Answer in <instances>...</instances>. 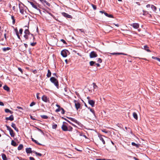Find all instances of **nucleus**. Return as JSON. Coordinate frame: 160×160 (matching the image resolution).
I'll use <instances>...</instances> for the list:
<instances>
[{"instance_id": "nucleus-1", "label": "nucleus", "mask_w": 160, "mask_h": 160, "mask_svg": "<svg viewBox=\"0 0 160 160\" xmlns=\"http://www.w3.org/2000/svg\"><path fill=\"white\" fill-rule=\"evenodd\" d=\"M27 28L28 29H26L24 31L25 35H24V37L25 38L26 40H33L34 37L33 34L30 33L28 30V27Z\"/></svg>"}, {"instance_id": "nucleus-2", "label": "nucleus", "mask_w": 160, "mask_h": 160, "mask_svg": "<svg viewBox=\"0 0 160 160\" xmlns=\"http://www.w3.org/2000/svg\"><path fill=\"white\" fill-rule=\"evenodd\" d=\"M63 123L61 127L63 131H72V128L70 126H68V124L67 122H63Z\"/></svg>"}, {"instance_id": "nucleus-3", "label": "nucleus", "mask_w": 160, "mask_h": 160, "mask_svg": "<svg viewBox=\"0 0 160 160\" xmlns=\"http://www.w3.org/2000/svg\"><path fill=\"white\" fill-rule=\"evenodd\" d=\"M51 82L54 84L58 88V84L57 80L53 77H52L50 78Z\"/></svg>"}, {"instance_id": "nucleus-4", "label": "nucleus", "mask_w": 160, "mask_h": 160, "mask_svg": "<svg viewBox=\"0 0 160 160\" xmlns=\"http://www.w3.org/2000/svg\"><path fill=\"white\" fill-rule=\"evenodd\" d=\"M5 126L7 128V129L9 131L10 134L11 136L12 137H14L15 136V134L14 133L13 130L9 126H8L7 125H6Z\"/></svg>"}, {"instance_id": "nucleus-5", "label": "nucleus", "mask_w": 160, "mask_h": 160, "mask_svg": "<svg viewBox=\"0 0 160 160\" xmlns=\"http://www.w3.org/2000/svg\"><path fill=\"white\" fill-rule=\"evenodd\" d=\"M29 2L30 3V5L32 6L35 9H36L40 13H41L40 9L38 8V6L37 4L32 2Z\"/></svg>"}, {"instance_id": "nucleus-6", "label": "nucleus", "mask_w": 160, "mask_h": 160, "mask_svg": "<svg viewBox=\"0 0 160 160\" xmlns=\"http://www.w3.org/2000/svg\"><path fill=\"white\" fill-rule=\"evenodd\" d=\"M99 139L102 143L103 145L105 144V139L106 138V137L103 136H99Z\"/></svg>"}, {"instance_id": "nucleus-7", "label": "nucleus", "mask_w": 160, "mask_h": 160, "mask_svg": "<svg viewBox=\"0 0 160 160\" xmlns=\"http://www.w3.org/2000/svg\"><path fill=\"white\" fill-rule=\"evenodd\" d=\"M98 56L97 53L94 51H92L90 54V57L91 58L96 57Z\"/></svg>"}, {"instance_id": "nucleus-8", "label": "nucleus", "mask_w": 160, "mask_h": 160, "mask_svg": "<svg viewBox=\"0 0 160 160\" xmlns=\"http://www.w3.org/2000/svg\"><path fill=\"white\" fill-rule=\"evenodd\" d=\"M74 102L75 103V108L77 110H78L80 108V104L76 100H74Z\"/></svg>"}, {"instance_id": "nucleus-9", "label": "nucleus", "mask_w": 160, "mask_h": 160, "mask_svg": "<svg viewBox=\"0 0 160 160\" xmlns=\"http://www.w3.org/2000/svg\"><path fill=\"white\" fill-rule=\"evenodd\" d=\"M62 14L63 16L67 18H72L71 15L65 12H62Z\"/></svg>"}, {"instance_id": "nucleus-10", "label": "nucleus", "mask_w": 160, "mask_h": 160, "mask_svg": "<svg viewBox=\"0 0 160 160\" xmlns=\"http://www.w3.org/2000/svg\"><path fill=\"white\" fill-rule=\"evenodd\" d=\"M42 99L43 101L46 102L48 101V98L45 95H43L42 97Z\"/></svg>"}, {"instance_id": "nucleus-11", "label": "nucleus", "mask_w": 160, "mask_h": 160, "mask_svg": "<svg viewBox=\"0 0 160 160\" xmlns=\"http://www.w3.org/2000/svg\"><path fill=\"white\" fill-rule=\"evenodd\" d=\"M88 103L92 107H94L95 105V102L93 100H88Z\"/></svg>"}, {"instance_id": "nucleus-12", "label": "nucleus", "mask_w": 160, "mask_h": 160, "mask_svg": "<svg viewBox=\"0 0 160 160\" xmlns=\"http://www.w3.org/2000/svg\"><path fill=\"white\" fill-rule=\"evenodd\" d=\"M66 51L65 50H63L61 52V54L63 57H66L67 56Z\"/></svg>"}, {"instance_id": "nucleus-13", "label": "nucleus", "mask_w": 160, "mask_h": 160, "mask_svg": "<svg viewBox=\"0 0 160 160\" xmlns=\"http://www.w3.org/2000/svg\"><path fill=\"white\" fill-rule=\"evenodd\" d=\"M5 119L6 120H9L11 121H12L14 120L13 116L12 115H11L9 117H6L5 118Z\"/></svg>"}, {"instance_id": "nucleus-14", "label": "nucleus", "mask_w": 160, "mask_h": 160, "mask_svg": "<svg viewBox=\"0 0 160 160\" xmlns=\"http://www.w3.org/2000/svg\"><path fill=\"white\" fill-rule=\"evenodd\" d=\"M131 26H132L133 28L136 29L138 28L139 27V25L137 23H133Z\"/></svg>"}, {"instance_id": "nucleus-15", "label": "nucleus", "mask_w": 160, "mask_h": 160, "mask_svg": "<svg viewBox=\"0 0 160 160\" xmlns=\"http://www.w3.org/2000/svg\"><path fill=\"white\" fill-rule=\"evenodd\" d=\"M11 126L12 128H13L15 130H16L17 132H18V129L17 128L16 125L13 123H12L11 124Z\"/></svg>"}, {"instance_id": "nucleus-16", "label": "nucleus", "mask_w": 160, "mask_h": 160, "mask_svg": "<svg viewBox=\"0 0 160 160\" xmlns=\"http://www.w3.org/2000/svg\"><path fill=\"white\" fill-rule=\"evenodd\" d=\"M112 55H127V54L123 53H110Z\"/></svg>"}, {"instance_id": "nucleus-17", "label": "nucleus", "mask_w": 160, "mask_h": 160, "mask_svg": "<svg viewBox=\"0 0 160 160\" xmlns=\"http://www.w3.org/2000/svg\"><path fill=\"white\" fill-rule=\"evenodd\" d=\"M26 152L27 153H32L31 148H27L26 149Z\"/></svg>"}, {"instance_id": "nucleus-18", "label": "nucleus", "mask_w": 160, "mask_h": 160, "mask_svg": "<svg viewBox=\"0 0 160 160\" xmlns=\"http://www.w3.org/2000/svg\"><path fill=\"white\" fill-rule=\"evenodd\" d=\"M11 49V48L9 47H7V48H2V50L3 52H5L7 51H8L10 50Z\"/></svg>"}, {"instance_id": "nucleus-19", "label": "nucleus", "mask_w": 160, "mask_h": 160, "mask_svg": "<svg viewBox=\"0 0 160 160\" xmlns=\"http://www.w3.org/2000/svg\"><path fill=\"white\" fill-rule=\"evenodd\" d=\"M51 71H50V70L49 69H48V73L47 74V76L48 78H49L51 77Z\"/></svg>"}, {"instance_id": "nucleus-20", "label": "nucleus", "mask_w": 160, "mask_h": 160, "mask_svg": "<svg viewBox=\"0 0 160 160\" xmlns=\"http://www.w3.org/2000/svg\"><path fill=\"white\" fill-rule=\"evenodd\" d=\"M3 88L5 90L7 91H9L10 90L9 88L7 85H5Z\"/></svg>"}, {"instance_id": "nucleus-21", "label": "nucleus", "mask_w": 160, "mask_h": 160, "mask_svg": "<svg viewBox=\"0 0 160 160\" xmlns=\"http://www.w3.org/2000/svg\"><path fill=\"white\" fill-rule=\"evenodd\" d=\"M2 158L3 160H7V158L6 155L4 153L2 154Z\"/></svg>"}, {"instance_id": "nucleus-22", "label": "nucleus", "mask_w": 160, "mask_h": 160, "mask_svg": "<svg viewBox=\"0 0 160 160\" xmlns=\"http://www.w3.org/2000/svg\"><path fill=\"white\" fill-rule=\"evenodd\" d=\"M132 115H133V117H134V118L136 120L138 119V116H137V114L136 112H133Z\"/></svg>"}, {"instance_id": "nucleus-23", "label": "nucleus", "mask_w": 160, "mask_h": 160, "mask_svg": "<svg viewBox=\"0 0 160 160\" xmlns=\"http://www.w3.org/2000/svg\"><path fill=\"white\" fill-rule=\"evenodd\" d=\"M44 3H43L42 4L44 6L47 5L48 7H49L50 6V4L47 2L46 0H45V2H44Z\"/></svg>"}, {"instance_id": "nucleus-24", "label": "nucleus", "mask_w": 160, "mask_h": 160, "mask_svg": "<svg viewBox=\"0 0 160 160\" xmlns=\"http://www.w3.org/2000/svg\"><path fill=\"white\" fill-rule=\"evenodd\" d=\"M5 111L6 113L9 112L11 114H12L13 113V112L12 111L9 110V109L7 108L5 109Z\"/></svg>"}, {"instance_id": "nucleus-25", "label": "nucleus", "mask_w": 160, "mask_h": 160, "mask_svg": "<svg viewBox=\"0 0 160 160\" xmlns=\"http://www.w3.org/2000/svg\"><path fill=\"white\" fill-rule=\"evenodd\" d=\"M131 144H132V146H135L137 148H139V144H136V143H135L134 142H132V143Z\"/></svg>"}, {"instance_id": "nucleus-26", "label": "nucleus", "mask_w": 160, "mask_h": 160, "mask_svg": "<svg viewBox=\"0 0 160 160\" xmlns=\"http://www.w3.org/2000/svg\"><path fill=\"white\" fill-rule=\"evenodd\" d=\"M11 145L14 146H16L17 145L16 143L13 140L11 141Z\"/></svg>"}, {"instance_id": "nucleus-27", "label": "nucleus", "mask_w": 160, "mask_h": 160, "mask_svg": "<svg viewBox=\"0 0 160 160\" xmlns=\"http://www.w3.org/2000/svg\"><path fill=\"white\" fill-rule=\"evenodd\" d=\"M148 47L147 45H145L144 46V49L145 50H146L148 52H150V51L149 49H148Z\"/></svg>"}, {"instance_id": "nucleus-28", "label": "nucleus", "mask_w": 160, "mask_h": 160, "mask_svg": "<svg viewBox=\"0 0 160 160\" xmlns=\"http://www.w3.org/2000/svg\"><path fill=\"white\" fill-rule=\"evenodd\" d=\"M104 14L105 16H107L109 18H113V16L111 14H108L107 13L104 12Z\"/></svg>"}, {"instance_id": "nucleus-29", "label": "nucleus", "mask_w": 160, "mask_h": 160, "mask_svg": "<svg viewBox=\"0 0 160 160\" xmlns=\"http://www.w3.org/2000/svg\"><path fill=\"white\" fill-rule=\"evenodd\" d=\"M151 8L154 11H156L157 10L156 7L153 5H152L151 6Z\"/></svg>"}, {"instance_id": "nucleus-30", "label": "nucleus", "mask_w": 160, "mask_h": 160, "mask_svg": "<svg viewBox=\"0 0 160 160\" xmlns=\"http://www.w3.org/2000/svg\"><path fill=\"white\" fill-rule=\"evenodd\" d=\"M19 9L20 13L22 14H24V10L22 8L19 7Z\"/></svg>"}, {"instance_id": "nucleus-31", "label": "nucleus", "mask_w": 160, "mask_h": 160, "mask_svg": "<svg viewBox=\"0 0 160 160\" xmlns=\"http://www.w3.org/2000/svg\"><path fill=\"white\" fill-rule=\"evenodd\" d=\"M23 148V146L22 144H21L19 145V146L18 147V150H21Z\"/></svg>"}, {"instance_id": "nucleus-32", "label": "nucleus", "mask_w": 160, "mask_h": 160, "mask_svg": "<svg viewBox=\"0 0 160 160\" xmlns=\"http://www.w3.org/2000/svg\"><path fill=\"white\" fill-rule=\"evenodd\" d=\"M71 121L75 122L76 123L78 124V121L74 118H72L71 120Z\"/></svg>"}, {"instance_id": "nucleus-33", "label": "nucleus", "mask_w": 160, "mask_h": 160, "mask_svg": "<svg viewBox=\"0 0 160 160\" xmlns=\"http://www.w3.org/2000/svg\"><path fill=\"white\" fill-rule=\"evenodd\" d=\"M42 118L45 119H47L48 118V117L46 115H42L41 116Z\"/></svg>"}, {"instance_id": "nucleus-34", "label": "nucleus", "mask_w": 160, "mask_h": 160, "mask_svg": "<svg viewBox=\"0 0 160 160\" xmlns=\"http://www.w3.org/2000/svg\"><path fill=\"white\" fill-rule=\"evenodd\" d=\"M88 108L89 109L90 111L93 113V114L95 115V113L93 109H91L90 108Z\"/></svg>"}, {"instance_id": "nucleus-35", "label": "nucleus", "mask_w": 160, "mask_h": 160, "mask_svg": "<svg viewBox=\"0 0 160 160\" xmlns=\"http://www.w3.org/2000/svg\"><path fill=\"white\" fill-rule=\"evenodd\" d=\"M152 58H153L154 59H156V60H157L158 61H159V62H160V58H158L156 57H153V56L152 57Z\"/></svg>"}, {"instance_id": "nucleus-36", "label": "nucleus", "mask_w": 160, "mask_h": 160, "mask_svg": "<svg viewBox=\"0 0 160 160\" xmlns=\"http://www.w3.org/2000/svg\"><path fill=\"white\" fill-rule=\"evenodd\" d=\"M57 127V125L56 124H54L52 125V129H55Z\"/></svg>"}, {"instance_id": "nucleus-37", "label": "nucleus", "mask_w": 160, "mask_h": 160, "mask_svg": "<svg viewBox=\"0 0 160 160\" xmlns=\"http://www.w3.org/2000/svg\"><path fill=\"white\" fill-rule=\"evenodd\" d=\"M89 63L90 66H92L95 64V62L93 61H91Z\"/></svg>"}, {"instance_id": "nucleus-38", "label": "nucleus", "mask_w": 160, "mask_h": 160, "mask_svg": "<svg viewBox=\"0 0 160 160\" xmlns=\"http://www.w3.org/2000/svg\"><path fill=\"white\" fill-rule=\"evenodd\" d=\"M11 18L12 20V23L13 24H14L15 22V19H14V17L13 16H11Z\"/></svg>"}, {"instance_id": "nucleus-39", "label": "nucleus", "mask_w": 160, "mask_h": 160, "mask_svg": "<svg viewBox=\"0 0 160 160\" xmlns=\"http://www.w3.org/2000/svg\"><path fill=\"white\" fill-rule=\"evenodd\" d=\"M67 122H69L70 124L74 126V124H73L72 122H71L70 121H69V120H67V119H66V118H63Z\"/></svg>"}, {"instance_id": "nucleus-40", "label": "nucleus", "mask_w": 160, "mask_h": 160, "mask_svg": "<svg viewBox=\"0 0 160 160\" xmlns=\"http://www.w3.org/2000/svg\"><path fill=\"white\" fill-rule=\"evenodd\" d=\"M48 13L49 15H50L51 16H52L53 18H54L56 20L58 21V20L56 18V17L52 15L51 13H49V12H48Z\"/></svg>"}, {"instance_id": "nucleus-41", "label": "nucleus", "mask_w": 160, "mask_h": 160, "mask_svg": "<svg viewBox=\"0 0 160 160\" xmlns=\"http://www.w3.org/2000/svg\"><path fill=\"white\" fill-rule=\"evenodd\" d=\"M35 153L37 155H38L39 156H41L42 155V154L41 153L37 152H35Z\"/></svg>"}, {"instance_id": "nucleus-42", "label": "nucleus", "mask_w": 160, "mask_h": 160, "mask_svg": "<svg viewBox=\"0 0 160 160\" xmlns=\"http://www.w3.org/2000/svg\"><path fill=\"white\" fill-rule=\"evenodd\" d=\"M61 110H62L61 113L62 114H64L65 113V111L64 109L62 108H61Z\"/></svg>"}, {"instance_id": "nucleus-43", "label": "nucleus", "mask_w": 160, "mask_h": 160, "mask_svg": "<svg viewBox=\"0 0 160 160\" xmlns=\"http://www.w3.org/2000/svg\"><path fill=\"white\" fill-rule=\"evenodd\" d=\"M92 7L93 8V9H94V10H96V8H97V7L96 6V5H94L93 4H92Z\"/></svg>"}, {"instance_id": "nucleus-44", "label": "nucleus", "mask_w": 160, "mask_h": 160, "mask_svg": "<svg viewBox=\"0 0 160 160\" xmlns=\"http://www.w3.org/2000/svg\"><path fill=\"white\" fill-rule=\"evenodd\" d=\"M34 142H35L38 145H41V144L38 142L37 140H35Z\"/></svg>"}, {"instance_id": "nucleus-45", "label": "nucleus", "mask_w": 160, "mask_h": 160, "mask_svg": "<svg viewBox=\"0 0 160 160\" xmlns=\"http://www.w3.org/2000/svg\"><path fill=\"white\" fill-rule=\"evenodd\" d=\"M34 142H35L38 145H41V144L38 142L37 140H35Z\"/></svg>"}, {"instance_id": "nucleus-46", "label": "nucleus", "mask_w": 160, "mask_h": 160, "mask_svg": "<svg viewBox=\"0 0 160 160\" xmlns=\"http://www.w3.org/2000/svg\"><path fill=\"white\" fill-rule=\"evenodd\" d=\"M92 84L93 85V87L94 89H95L97 87V86L95 83H93Z\"/></svg>"}, {"instance_id": "nucleus-47", "label": "nucleus", "mask_w": 160, "mask_h": 160, "mask_svg": "<svg viewBox=\"0 0 160 160\" xmlns=\"http://www.w3.org/2000/svg\"><path fill=\"white\" fill-rule=\"evenodd\" d=\"M35 104V103L34 102H32L30 105V107H32Z\"/></svg>"}, {"instance_id": "nucleus-48", "label": "nucleus", "mask_w": 160, "mask_h": 160, "mask_svg": "<svg viewBox=\"0 0 160 160\" xmlns=\"http://www.w3.org/2000/svg\"><path fill=\"white\" fill-rule=\"evenodd\" d=\"M36 44V42H32L30 44L32 46H34Z\"/></svg>"}, {"instance_id": "nucleus-49", "label": "nucleus", "mask_w": 160, "mask_h": 160, "mask_svg": "<svg viewBox=\"0 0 160 160\" xmlns=\"http://www.w3.org/2000/svg\"><path fill=\"white\" fill-rule=\"evenodd\" d=\"M39 93H37V98L38 99H40V98L39 96Z\"/></svg>"}, {"instance_id": "nucleus-50", "label": "nucleus", "mask_w": 160, "mask_h": 160, "mask_svg": "<svg viewBox=\"0 0 160 160\" xmlns=\"http://www.w3.org/2000/svg\"><path fill=\"white\" fill-rule=\"evenodd\" d=\"M18 69L22 73L23 71L21 68H18Z\"/></svg>"}, {"instance_id": "nucleus-51", "label": "nucleus", "mask_w": 160, "mask_h": 160, "mask_svg": "<svg viewBox=\"0 0 160 160\" xmlns=\"http://www.w3.org/2000/svg\"><path fill=\"white\" fill-rule=\"evenodd\" d=\"M98 62L101 63L102 62V60L101 58H98Z\"/></svg>"}, {"instance_id": "nucleus-52", "label": "nucleus", "mask_w": 160, "mask_h": 160, "mask_svg": "<svg viewBox=\"0 0 160 160\" xmlns=\"http://www.w3.org/2000/svg\"><path fill=\"white\" fill-rule=\"evenodd\" d=\"M22 31H23V29H22L21 28V29H20L19 32V33L21 34H22Z\"/></svg>"}, {"instance_id": "nucleus-53", "label": "nucleus", "mask_w": 160, "mask_h": 160, "mask_svg": "<svg viewBox=\"0 0 160 160\" xmlns=\"http://www.w3.org/2000/svg\"><path fill=\"white\" fill-rule=\"evenodd\" d=\"M37 129L39 131L41 132L43 134H44L43 132L41 129L39 128H37Z\"/></svg>"}, {"instance_id": "nucleus-54", "label": "nucleus", "mask_w": 160, "mask_h": 160, "mask_svg": "<svg viewBox=\"0 0 160 160\" xmlns=\"http://www.w3.org/2000/svg\"><path fill=\"white\" fill-rule=\"evenodd\" d=\"M61 41H62L63 43H64V44H65V43H66V41L64 40V39H61Z\"/></svg>"}, {"instance_id": "nucleus-55", "label": "nucleus", "mask_w": 160, "mask_h": 160, "mask_svg": "<svg viewBox=\"0 0 160 160\" xmlns=\"http://www.w3.org/2000/svg\"><path fill=\"white\" fill-rule=\"evenodd\" d=\"M61 110V108H58L56 110V112H58Z\"/></svg>"}, {"instance_id": "nucleus-56", "label": "nucleus", "mask_w": 160, "mask_h": 160, "mask_svg": "<svg viewBox=\"0 0 160 160\" xmlns=\"http://www.w3.org/2000/svg\"><path fill=\"white\" fill-rule=\"evenodd\" d=\"M4 105L3 102H0V106H3Z\"/></svg>"}, {"instance_id": "nucleus-57", "label": "nucleus", "mask_w": 160, "mask_h": 160, "mask_svg": "<svg viewBox=\"0 0 160 160\" xmlns=\"http://www.w3.org/2000/svg\"><path fill=\"white\" fill-rule=\"evenodd\" d=\"M41 2V3H44V2H45V0H39Z\"/></svg>"}, {"instance_id": "nucleus-58", "label": "nucleus", "mask_w": 160, "mask_h": 160, "mask_svg": "<svg viewBox=\"0 0 160 160\" xmlns=\"http://www.w3.org/2000/svg\"><path fill=\"white\" fill-rule=\"evenodd\" d=\"M17 108L18 109H22V110L23 109L22 108L18 106L17 107Z\"/></svg>"}, {"instance_id": "nucleus-59", "label": "nucleus", "mask_w": 160, "mask_h": 160, "mask_svg": "<svg viewBox=\"0 0 160 160\" xmlns=\"http://www.w3.org/2000/svg\"><path fill=\"white\" fill-rule=\"evenodd\" d=\"M29 159H30V160H35L34 158L32 157H29Z\"/></svg>"}, {"instance_id": "nucleus-60", "label": "nucleus", "mask_w": 160, "mask_h": 160, "mask_svg": "<svg viewBox=\"0 0 160 160\" xmlns=\"http://www.w3.org/2000/svg\"><path fill=\"white\" fill-rule=\"evenodd\" d=\"M32 72L34 74H36L37 73V71L36 70H33Z\"/></svg>"}, {"instance_id": "nucleus-61", "label": "nucleus", "mask_w": 160, "mask_h": 160, "mask_svg": "<svg viewBox=\"0 0 160 160\" xmlns=\"http://www.w3.org/2000/svg\"><path fill=\"white\" fill-rule=\"evenodd\" d=\"M79 30L82 32H84V30L82 29H79Z\"/></svg>"}, {"instance_id": "nucleus-62", "label": "nucleus", "mask_w": 160, "mask_h": 160, "mask_svg": "<svg viewBox=\"0 0 160 160\" xmlns=\"http://www.w3.org/2000/svg\"><path fill=\"white\" fill-rule=\"evenodd\" d=\"M16 33H17V36L18 38L19 39H20V37L19 36V35H18V31H17V32H16Z\"/></svg>"}, {"instance_id": "nucleus-63", "label": "nucleus", "mask_w": 160, "mask_h": 160, "mask_svg": "<svg viewBox=\"0 0 160 160\" xmlns=\"http://www.w3.org/2000/svg\"><path fill=\"white\" fill-rule=\"evenodd\" d=\"M143 12V14L144 15V13H148V12L146 11H144V10H143L142 11Z\"/></svg>"}, {"instance_id": "nucleus-64", "label": "nucleus", "mask_w": 160, "mask_h": 160, "mask_svg": "<svg viewBox=\"0 0 160 160\" xmlns=\"http://www.w3.org/2000/svg\"><path fill=\"white\" fill-rule=\"evenodd\" d=\"M146 7L147 8H149L150 7V4H148V5H146Z\"/></svg>"}]
</instances>
